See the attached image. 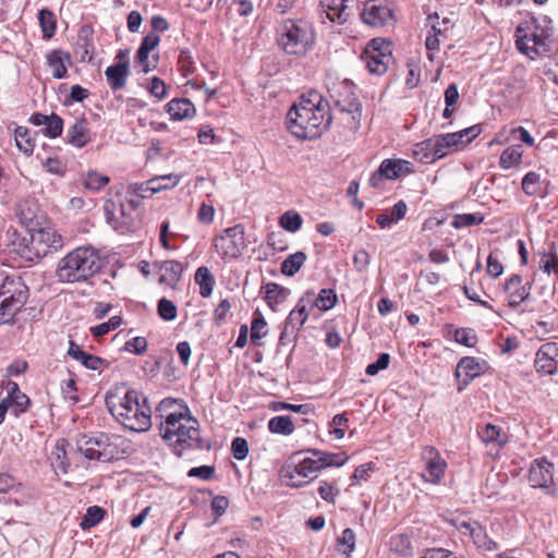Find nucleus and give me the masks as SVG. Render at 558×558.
Masks as SVG:
<instances>
[{
  "instance_id": "nucleus-6",
  "label": "nucleus",
  "mask_w": 558,
  "mask_h": 558,
  "mask_svg": "<svg viewBox=\"0 0 558 558\" xmlns=\"http://www.w3.org/2000/svg\"><path fill=\"white\" fill-rule=\"evenodd\" d=\"M480 133V126L473 125L459 132L435 136L421 143V146L430 151V155L425 154L426 158L432 157L433 160L439 159L446 156L452 148L469 144Z\"/></svg>"
},
{
  "instance_id": "nucleus-52",
  "label": "nucleus",
  "mask_w": 558,
  "mask_h": 558,
  "mask_svg": "<svg viewBox=\"0 0 558 558\" xmlns=\"http://www.w3.org/2000/svg\"><path fill=\"white\" fill-rule=\"evenodd\" d=\"M408 74L405 77V85L408 88H415L421 78V68L418 63L414 59H410L407 61Z\"/></svg>"
},
{
  "instance_id": "nucleus-1",
  "label": "nucleus",
  "mask_w": 558,
  "mask_h": 558,
  "mask_svg": "<svg viewBox=\"0 0 558 558\" xmlns=\"http://www.w3.org/2000/svg\"><path fill=\"white\" fill-rule=\"evenodd\" d=\"M331 120L329 104L318 92L311 90L289 109L286 125L300 140H315L328 129Z\"/></svg>"
},
{
  "instance_id": "nucleus-47",
  "label": "nucleus",
  "mask_w": 558,
  "mask_h": 558,
  "mask_svg": "<svg viewBox=\"0 0 558 558\" xmlns=\"http://www.w3.org/2000/svg\"><path fill=\"white\" fill-rule=\"evenodd\" d=\"M302 222L301 215L294 210H288L280 217V226L292 233L301 229Z\"/></svg>"
},
{
  "instance_id": "nucleus-7",
  "label": "nucleus",
  "mask_w": 558,
  "mask_h": 558,
  "mask_svg": "<svg viewBox=\"0 0 558 558\" xmlns=\"http://www.w3.org/2000/svg\"><path fill=\"white\" fill-rule=\"evenodd\" d=\"M330 97L335 99V105L341 113L349 116L348 124L351 128H357L362 114V105L353 92L352 81L344 78L340 83L327 84Z\"/></svg>"
},
{
  "instance_id": "nucleus-33",
  "label": "nucleus",
  "mask_w": 558,
  "mask_h": 558,
  "mask_svg": "<svg viewBox=\"0 0 558 558\" xmlns=\"http://www.w3.org/2000/svg\"><path fill=\"white\" fill-rule=\"evenodd\" d=\"M523 149L520 145L507 147L499 158V165L502 169L519 167L522 162Z\"/></svg>"
},
{
  "instance_id": "nucleus-28",
  "label": "nucleus",
  "mask_w": 558,
  "mask_h": 558,
  "mask_svg": "<svg viewBox=\"0 0 558 558\" xmlns=\"http://www.w3.org/2000/svg\"><path fill=\"white\" fill-rule=\"evenodd\" d=\"M167 112L173 120H183L195 113V107L186 98L172 99L167 104Z\"/></svg>"
},
{
  "instance_id": "nucleus-9",
  "label": "nucleus",
  "mask_w": 558,
  "mask_h": 558,
  "mask_svg": "<svg viewBox=\"0 0 558 558\" xmlns=\"http://www.w3.org/2000/svg\"><path fill=\"white\" fill-rule=\"evenodd\" d=\"M361 59L372 74H385L392 61L391 40L386 37H373L364 48Z\"/></svg>"
},
{
  "instance_id": "nucleus-15",
  "label": "nucleus",
  "mask_w": 558,
  "mask_h": 558,
  "mask_svg": "<svg viewBox=\"0 0 558 558\" xmlns=\"http://www.w3.org/2000/svg\"><path fill=\"white\" fill-rule=\"evenodd\" d=\"M529 483L533 488L548 489L554 486V464L546 458L535 459L529 470Z\"/></svg>"
},
{
  "instance_id": "nucleus-57",
  "label": "nucleus",
  "mask_w": 558,
  "mask_h": 558,
  "mask_svg": "<svg viewBox=\"0 0 558 558\" xmlns=\"http://www.w3.org/2000/svg\"><path fill=\"white\" fill-rule=\"evenodd\" d=\"M541 266L545 272H553L558 280V255L556 252H548L541 258Z\"/></svg>"
},
{
  "instance_id": "nucleus-41",
  "label": "nucleus",
  "mask_w": 558,
  "mask_h": 558,
  "mask_svg": "<svg viewBox=\"0 0 558 558\" xmlns=\"http://www.w3.org/2000/svg\"><path fill=\"white\" fill-rule=\"evenodd\" d=\"M337 300V294L332 289H323L320 290L318 296H313L311 304L320 311H328L336 305Z\"/></svg>"
},
{
  "instance_id": "nucleus-36",
  "label": "nucleus",
  "mask_w": 558,
  "mask_h": 558,
  "mask_svg": "<svg viewBox=\"0 0 558 558\" xmlns=\"http://www.w3.org/2000/svg\"><path fill=\"white\" fill-rule=\"evenodd\" d=\"M314 456L316 457V460H317V463H318L320 470L328 468V466H341L349 459V457L343 452L330 453V452L315 451Z\"/></svg>"
},
{
  "instance_id": "nucleus-49",
  "label": "nucleus",
  "mask_w": 558,
  "mask_h": 558,
  "mask_svg": "<svg viewBox=\"0 0 558 558\" xmlns=\"http://www.w3.org/2000/svg\"><path fill=\"white\" fill-rule=\"evenodd\" d=\"M43 35H53L56 32V16L48 9H41L38 13Z\"/></svg>"
},
{
  "instance_id": "nucleus-26",
  "label": "nucleus",
  "mask_w": 558,
  "mask_h": 558,
  "mask_svg": "<svg viewBox=\"0 0 558 558\" xmlns=\"http://www.w3.org/2000/svg\"><path fill=\"white\" fill-rule=\"evenodd\" d=\"M311 31V24L303 19H283L277 27V35H306Z\"/></svg>"
},
{
  "instance_id": "nucleus-27",
  "label": "nucleus",
  "mask_w": 558,
  "mask_h": 558,
  "mask_svg": "<svg viewBox=\"0 0 558 558\" xmlns=\"http://www.w3.org/2000/svg\"><path fill=\"white\" fill-rule=\"evenodd\" d=\"M160 270L159 282L173 287L181 278L183 268L180 262L166 260L158 265Z\"/></svg>"
},
{
  "instance_id": "nucleus-58",
  "label": "nucleus",
  "mask_w": 558,
  "mask_h": 558,
  "mask_svg": "<svg viewBox=\"0 0 558 558\" xmlns=\"http://www.w3.org/2000/svg\"><path fill=\"white\" fill-rule=\"evenodd\" d=\"M232 454L236 460H244L248 453L247 441L242 437H236L231 444Z\"/></svg>"
},
{
  "instance_id": "nucleus-23",
  "label": "nucleus",
  "mask_w": 558,
  "mask_h": 558,
  "mask_svg": "<svg viewBox=\"0 0 558 558\" xmlns=\"http://www.w3.org/2000/svg\"><path fill=\"white\" fill-rule=\"evenodd\" d=\"M66 140L74 147H84L90 141L88 122L85 119H76L66 131Z\"/></svg>"
},
{
  "instance_id": "nucleus-32",
  "label": "nucleus",
  "mask_w": 558,
  "mask_h": 558,
  "mask_svg": "<svg viewBox=\"0 0 558 558\" xmlns=\"http://www.w3.org/2000/svg\"><path fill=\"white\" fill-rule=\"evenodd\" d=\"M65 61H70V56L60 50H53L48 54V65L50 66L54 78H62L65 76Z\"/></svg>"
},
{
  "instance_id": "nucleus-63",
  "label": "nucleus",
  "mask_w": 558,
  "mask_h": 558,
  "mask_svg": "<svg viewBox=\"0 0 558 558\" xmlns=\"http://www.w3.org/2000/svg\"><path fill=\"white\" fill-rule=\"evenodd\" d=\"M215 214H216L215 208L211 205L203 203L199 206V209L197 213V219L201 223L209 225L214 221Z\"/></svg>"
},
{
  "instance_id": "nucleus-53",
  "label": "nucleus",
  "mask_w": 558,
  "mask_h": 558,
  "mask_svg": "<svg viewBox=\"0 0 558 558\" xmlns=\"http://www.w3.org/2000/svg\"><path fill=\"white\" fill-rule=\"evenodd\" d=\"M484 220V215L475 213V214H462L454 216L451 225L454 228L470 227L477 225Z\"/></svg>"
},
{
  "instance_id": "nucleus-14",
  "label": "nucleus",
  "mask_w": 558,
  "mask_h": 558,
  "mask_svg": "<svg viewBox=\"0 0 558 558\" xmlns=\"http://www.w3.org/2000/svg\"><path fill=\"white\" fill-rule=\"evenodd\" d=\"M517 49L531 60L542 58L558 47L555 37H517Z\"/></svg>"
},
{
  "instance_id": "nucleus-12",
  "label": "nucleus",
  "mask_w": 558,
  "mask_h": 558,
  "mask_svg": "<svg viewBox=\"0 0 558 558\" xmlns=\"http://www.w3.org/2000/svg\"><path fill=\"white\" fill-rule=\"evenodd\" d=\"M107 222L117 231L125 233L135 227L138 215L128 209L124 202L107 201L104 206Z\"/></svg>"
},
{
  "instance_id": "nucleus-10",
  "label": "nucleus",
  "mask_w": 558,
  "mask_h": 558,
  "mask_svg": "<svg viewBox=\"0 0 558 558\" xmlns=\"http://www.w3.org/2000/svg\"><path fill=\"white\" fill-rule=\"evenodd\" d=\"M245 247V232L242 225L229 227L214 238V248L225 262L240 257Z\"/></svg>"
},
{
  "instance_id": "nucleus-5",
  "label": "nucleus",
  "mask_w": 558,
  "mask_h": 558,
  "mask_svg": "<svg viewBox=\"0 0 558 558\" xmlns=\"http://www.w3.org/2000/svg\"><path fill=\"white\" fill-rule=\"evenodd\" d=\"M28 299V288L21 278L7 277L0 286V325L10 323Z\"/></svg>"
},
{
  "instance_id": "nucleus-40",
  "label": "nucleus",
  "mask_w": 558,
  "mask_h": 558,
  "mask_svg": "<svg viewBox=\"0 0 558 558\" xmlns=\"http://www.w3.org/2000/svg\"><path fill=\"white\" fill-rule=\"evenodd\" d=\"M320 471L316 458H304L294 468V473L303 478H314Z\"/></svg>"
},
{
  "instance_id": "nucleus-13",
  "label": "nucleus",
  "mask_w": 558,
  "mask_h": 558,
  "mask_svg": "<svg viewBox=\"0 0 558 558\" xmlns=\"http://www.w3.org/2000/svg\"><path fill=\"white\" fill-rule=\"evenodd\" d=\"M78 450L90 460L109 461L113 458V449L110 448L109 436L99 434L94 437L83 436L78 440Z\"/></svg>"
},
{
  "instance_id": "nucleus-18",
  "label": "nucleus",
  "mask_w": 558,
  "mask_h": 558,
  "mask_svg": "<svg viewBox=\"0 0 558 558\" xmlns=\"http://www.w3.org/2000/svg\"><path fill=\"white\" fill-rule=\"evenodd\" d=\"M507 301L510 306H518L530 295V287L522 283V277L511 276L502 287Z\"/></svg>"
},
{
  "instance_id": "nucleus-59",
  "label": "nucleus",
  "mask_w": 558,
  "mask_h": 558,
  "mask_svg": "<svg viewBox=\"0 0 558 558\" xmlns=\"http://www.w3.org/2000/svg\"><path fill=\"white\" fill-rule=\"evenodd\" d=\"M454 339L458 343L464 344L465 347H473L476 342V336L474 330L460 328L454 332Z\"/></svg>"
},
{
  "instance_id": "nucleus-46",
  "label": "nucleus",
  "mask_w": 558,
  "mask_h": 558,
  "mask_svg": "<svg viewBox=\"0 0 558 558\" xmlns=\"http://www.w3.org/2000/svg\"><path fill=\"white\" fill-rule=\"evenodd\" d=\"M521 186L526 195H537L541 192V175L534 171L527 172L522 179Z\"/></svg>"
},
{
  "instance_id": "nucleus-24",
  "label": "nucleus",
  "mask_w": 558,
  "mask_h": 558,
  "mask_svg": "<svg viewBox=\"0 0 558 558\" xmlns=\"http://www.w3.org/2000/svg\"><path fill=\"white\" fill-rule=\"evenodd\" d=\"M379 167L388 180H396L413 172L412 163L403 159H385Z\"/></svg>"
},
{
  "instance_id": "nucleus-55",
  "label": "nucleus",
  "mask_w": 558,
  "mask_h": 558,
  "mask_svg": "<svg viewBox=\"0 0 558 558\" xmlns=\"http://www.w3.org/2000/svg\"><path fill=\"white\" fill-rule=\"evenodd\" d=\"M122 325L121 316H112L108 322L101 323L92 328V333L94 337H102L107 335L110 330H114Z\"/></svg>"
},
{
  "instance_id": "nucleus-35",
  "label": "nucleus",
  "mask_w": 558,
  "mask_h": 558,
  "mask_svg": "<svg viewBox=\"0 0 558 558\" xmlns=\"http://www.w3.org/2000/svg\"><path fill=\"white\" fill-rule=\"evenodd\" d=\"M195 281L199 286V294L203 298H208L215 286V278L209 269L205 266L198 267L195 272Z\"/></svg>"
},
{
  "instance_id": "nucleus-64",
  "label": "nucleus",
  "mask_w": 558,
  "mask_h": 558,
  "mask_svg": "<svg viewBox=\"0 0 558 558\" xmlns=\"http://www.w3.org/2000/svg\"><path fill=\"white\" fill-rule=\"evenodd\" d=\"M149 92L157 99L161 100L167 96V86L159 77H153L150 82Z\"/></svg>"
},
{
  "instance_id": "nucleus-20",
  "label": "nucleus",
  "mask_w": 558,
  "mask_h": 558,
  "mask_svg": "<svg viewBox=\"0 0 558 558\" xmlns=\"http://www.w3.org/2000/svg\"><path fill=\"white\" fill-rule=\"evenodd\" d=\"M314 292L307 291L299 300L296 306L289 313L286 323L291 327V332L298 331L302 328L308 317L306 304L312 303Z\"/></svg>"
},
{
  "instance_id": "nucleus-60",
  "label": "nucleus",
  "mask_w": 558,
  "mask_h": 558,
  "mask_svg": "<svg viewBox=\"0 0 558 558\" xmlns=\"http://www.w3.org/2000/svg\"><path fill=\"white\" fill-rule=\"evenodd\" d=\"M147 349V341L144 337H134L125 342V350L130 353L141 355Z\"/></svg>"
},
{
  "instance_id": "nucleus-42",
  "label": "nucleus",
  "mask_w": 558,
  "mask_h": 558,
  "mask_svg": "<svg viewBox=\"0 0 558 558\" xmlns=\"http://www.w3.org/2000/svg\"><path fill=\"white\" fill-rule=\"evenodd\" d=\"M69 444L64 439L57 440L54 445V449L52 451L53 461L52 464L63 471L66 472L68 466L70 465L68 459H66V446Z\"/></svg>"
},
{
  "instance_id": "nucleus-61",
  "label": "nucleus",
  "mask_w": 558,
  "mask_h": 558,
  "mask_svg": "<svg viewBox=\"0 0 558 558\" xmlns=\"http://www.w3.org/2000/svg\"><path fill=\"white\" fill-rule=\"evenodd\" d=\"M390 362V355L388 353H381L375 363L367 365L366 374L375 376L378 372L386 369Z\"/></svg>"
},
{
  "instance_id": "nucleus-51",
  "label": "nucleus",
  "mask_w": 558,
  "mask_h": 558,
  "mask_svg": "<svg viewBox=\"0 0 558 558\" xmlns=\"http://www.w3.org/2000/svg\"><path fill=\"white\" fill-rule=\"evenodd\" d=\"M63 120L56 113H51L48 117V121L45 124V134L51 138H56L62 134Z\"/></svg>"
},
{
  "instance_id": "nucleus-2",
  "label": "nucleus",
  "mask_w": 558,
  "mask_h": 558,
  "mask_svg": "<svg viewBox=\"0 0 558 558\" xmlns=\"http://www.w3.org/2000/svg\"><path fill=\"white\" fill-rule=\"evenodd\" d=\"M177 405L178 409L169 412L160 425L161 437L173 447L177 456L181 457L184 449H202L207 447L201 437L199 423L191 415L190 409L175 399L167 398L160 402V411Z\"/></svg>"
},
{
  "instance_id": "nucleus-22",
  "label": "nucleus",
  "mask_w": 558,
  "mask_h": 558,
  "mask_svg": "<svg viewBox=\"0 0 558 558\" xmlns=\"http://www.w3.org/2000/svg\"><path fill=\"white\" fill-rule=\"evenodd\" d=\"M278 46L288 54H304L314 44V37H278Z\"/></svg>"
},
{
  "instance_id": "nucleus-4",
  "label": "nucleus",
  "mask_w": 558,
  "mask_h": 558,
  "mask_svg": "<svg viewBox=\"0 0 558 558\" xmlns=\"http://www.w3.org/2000/svg\"><path fill=\"white\" fill-rule=\"evenodd\" d=\"M102 267L101 258L93 246H78L63 256L57 266L56 277L60 282H84Z\"/></svg>"
},
{
  "instance_id": "nucleus-30",
  "label": "nucleus",
  "mask_w": 558,
  "mask_h": 558,
  "mask_svg": "<svg viewBox=\"0 0 558 558\" xmlns=\"http://www.w3.org/2000/svg\"><path fill=\"white\" fill-rule=\"evenodd\" d=\"M265 300L267 304L275 308L276 305L282 304L290 295L288 288L281 287L275 282H268L264 286Z\"/></svg>"
},
{
  "instance_id": "nucleus-50",
  "label": "nucleus",
  "mask_w": 558,
  "mask_h": 558,
  "mask_svg": "<svg viewBox=\"0 0 558 558\" xmlns=\"http://www.w3.org/2000/svg\"><path fill=\"white\" fill-rule=\"evenodd\" d=\"M266 322L262 315L254 316L251 325V340L255 345H260V340L266 336Z\"/></svg>"
},
{
  "instance_id": "nucleus-29",
  "label": "nucleus",
  "mask_w": 558,
  "mask_h": 558,
  "mask_svg": "<svg viewBox=\"0 0 558 558\" xmlns=\"http://www.w3.org/2000/svg\"><path fill=\"white\" fill-rule=\"evenodd\" d=\"M159 44V37H144L141 47L136 53V61L142 65L143 72L148 73L155 69L156 64L150 65L148 54Z\"/></svg>"
},
{
  "instance_id": "nucleus-37",
  "label": "nucleus",
  "mask_w": 558,
  "mask_h": 558,
  "mask_svg": "<svg viewBox=\"0 0 558 558\" xmlns=\"http://www.w3.org/2000/svg\"><path fill=\"white\" fill-rule=\"evenodd\" d=\"M306 260V254L304 252H296L289 255L281 263V272L286 276H294Z\"/></svg>"
},
{
  "instance_id": "nucleus-45",
  "label": "nucleus",
  "mask_w": 558,
  "mask_h": 558,
  "mask_svg": "<svg viewBox=\"0 0 558 558\" xmlns=\"http://www.w3.org/2000/svg\"><path fill=\"white\" fill-rule=\"evenodd\" d=\"M105 515V510L98 506H92L87 508L86 514L83 517L80 526L83 530H89L97 525Z\"/></svg>"
},
{
  "instance_id": "nucleus-54",
  "label": "nucleus",
  "mask_w": 558,
  "mask_h": 558,
  "mask_svg": "<svg viewBox=\"0 0 558 558\" xmlns=\"http://www.w3.org/2000/svg\"><path fill=\"white\" fill-rule=\"evenodd\" d=\"M451 522L463 535H468V533H473L474 531L483 534V526L480 525L476 521L466 520L465 518H457L452 519Z\"/></svg>"
},
{
  "instance_id": "nucleus-25",
  "label": "nucleus",
  "mask_w": 558,
  "mask_h": 558,
  "mask_svg": "<svg viewBox=\"0 0 558 558\" xmlns=\"http://www.w3.org/2000/svg\"><path fill=\"white\" fill-rule=\"evenodd\" d=\"M129 74L130 69L124 62L110 65L105 71L107 83L112 90L124 88Z\"/></svg>"
},
{
  "instance_id": "nucleus-3",
  "label": "nucleus",
  "mask_w": 558,
  "mask_h": 558,
  "mask_svg": "<svg viewBox=\"0 0 558 558\" xmlns=\"http://www.w3.org/2000/svg\"><path fill=\"white\" fill-rule=\"evenodd\" d=\"M106 407L110 414L125 428L133 432H145L150 425V407L138 391L128 389L120 395L108 393Z\"/></svg>"
},
{
  "instance_id": "nucleus-62",
  "label": "nucleus",
  "mask_w": 558,
  "mask_h": 558,
  "mask_svg": "<svg viewBox=\"0 0 558 558\" xmlns=\"http://www.w3.org/2000/svg\"><path fill=\"white\" fill-rule=\"evenodd\" d=\"M179 64L184 76H187L194 72V62L189 49L181 50L179 56Z\"/></svg>"
},
{
  "instance_id": "nucleus-21",
  "label": "nucleus",
  "mask_w": 558,
  "mask_h": 558,
  "mask_svg": "<svg viewBox=\"0 0 558 558\" xmlns=\"http://www.w3.org/2000/svg\"><path fill=\"white\" fill-rule=\"evenodd\" d=\"M483 372L481 365L474 357H463L457 365L456 376L459 379V391L469 384L470 380L477 377Z\"/></svg>"
},
{
  "instance_id": "nucleus-38",
  "label": "nucleus",
  "mask_w": 558,
  "mask_h": 558,
  "mask_svg": "<svg viewBox=\"0 0 558 558\" xmlns=\"http://www.w3.org/2000/svg\"><path fill=\"white\" fill-rule=\"evenodd\" d=\"M268 428L274 434L290 435L294 430V424L290 416L278 415L269 420Z\"/></svg>"
},
{
  "instance_id": "nucleus-39",
  "label": "nucleus",
  "mask_w": 558,
  "mask_h": 558,
  "mask_svg": "<svg viewBox=\"0 0 558 558\" xmlns=\"http://www.w3.org/2000/svg\"><path fill=\"white\" fill-rule=\"evenodd\" d=\"M337 549L345 557H351L355 549V533L352 529L347 527L342 531L341 536L337 539Z\"/></svg>"
},
{
  "instance_id": "nucleus-19",
  "label": "nucleus",
  "mask_w": 558,
  "mask_h": 558,
  "mask_svg": "<svg viewBox=\"0 0 558 558\" xmlns=\"http://www.w3.org/2000/svg\"><path fill=\"white\" fill-rule=\"evenodd\" d=\"M354 2L355 0H322L320 4L331 22L342 25L351 15L350 3Z\"/></svg>"
},
{
  "instance_id": "nucleus-56",
  "label": "nucleus",
  "mask_w": 558,
  "mask_h": 558,
  "mask_svg": "<svg viewBox=\"0 0 558 558\" xmlns=\"http://www.w3.org/2000/svg\"><path fill=\"white\" fill-rule=\"evenodd\" d=\"M158 314L163 320L171 322L175 319L178 310L172 301L162 298L158 302Z\"/></svg>"
},
{
  "instance_id": "nucleus-11",
  "label": "nucleus",
  "mask_w": 558,
  "mask_h": 558,
  "mask_svg": "<svg viewBox=\"0 0 558 558\" xmlns=\"http://www.w3.org/2000/svg\"><path fill=\"white\" fill-rule=\"evenodd\" d=\"M361 19L364 24L376 29H388L397 23L395 7L390 0H366Z\"/></svg>"
},
{
  "instance_id": "nucleus-34",
  "label": "nucleus",
  "mask_w": 558,
  "mask_h": 558,
  "mask_svg": "<svg viewBox=\"0 0 558 558\" xmlns=\"http://www.w3.org/2000/svg\"><path fill=\"white\" fill-rule=\"evenodd\" d=\"M7 391L8 397L5 399H10L11 405H15L20 412H25L28 409L31 400L20 390L16 383L8 381Z\"/></svg>"
},
{
  "instance_id": "nucleus-48",
  "label": "nucleus",
  "mask_w": 558,
  "mask_h": 558,
  "mask_svg": "<svg viewBox=\"0 0 558 558\" xmlns=\"http://www.w3.org/2000/svg\"><path fill=\"white\" fill-rule=\"evenodd\" d=\"M109 183L107 175L100 174L97 171H89L83 179V184L86 189L98 191Z\"/></svg>"
},
{
  "instance_id": "nucleus-44",
  "label": "nucleus",
  "mask_w": 558,
  "mask_h": 558,
  "mask_svg": "<svg viewBox=\"0 0 558 558\" xmlns=\"http://www.w3.org/2000/svg\"><path fill=\"white\" fill-rule=\"evenodd\" d=\"M426 26L434 32V35H442L451 31L453 23L451 19L447 16L442 17L440 21L438 14L435 13L433 15H428Z\"/></svg>"
},
{
  "instance_id": "nucleus-17",
  "label": "nucleus",
  "mask_w": 558,
  "mask_h": 558,
  "mask_svg": "<svg viewBox=\"0 0 558 558\" xmlns=\"http://www.w3.org/2000/svg\"><path fill=\"white\" fill-rule=\"evenodd\" d=\"M535 368L538 373L553 375L558 368V343L546 342L536 352Z\"/></svg>"
},
{
  "instance_id": "nucleus-31",
  "label": "nucleus",
  "mask_w": 558,
  "mask_h": 558,
  "mask_svg": "<svg viewBox=\"0 0 558 558\" xmlns=\"http://www.w3.org/2000/svg\"><path fill=\"white\" fill-rule=\"evenodd\" d=\"M163 186L159 185V181L157 180H148L145 183H132L129 184L126 194L135 195L140 198H146L151 196L153 194L162 191Z\"/></svg>"
},
{
  "instance_id": "nucleus-8",
  "label": "nucleus",
  "mask_w": 558,
  "mask_h": 558,
  "mask_svg": "<svg viewBox=\"0 0 558 558\" xmlns=\"http://www.w3.org/2000/svg\"><path fill=\"white\" fill-rule=\"evenodd\" d=\"M28 244L21 251V255L33 260L45 257L51 250L62 247L63 242L60 234L52 228H29Z\"/></svg>"
},
{
  "instance_id": "nucleus-43",
  "label": "nucleus",
  "mask_w": 558,
  "mask_h": 558,
  "mask_svg": "<svg viewBox=\"0 0 558 558\" xmlns=\"http://www.w3.org/2000/svg\"><path fill=\"white\" fill-rule=\"evenodd\" d=\"M14 134L17 148L25 155H32L34 151V142L29 137L28 129L25 126H17Z\"/></svg>"
},
{
  "instance_id": "nucleus-16",
  "label": "nucleus",
  "mask_w": 558,
  "mask_h": 558,
  "mask_svg": "<svg viewBox=\"0 0 558 558\" xmlns=\"http://www.w3.org/2000/svg\"><path fill=\"white\" fill-rule=\"evenodd\" d=\"M423 459L426 461L427 475L423 474L426 482L438 484L446 471L447 463L440 457L438 450L432 446H427L422 452Z\"/></svg>"
}]
</instances>
